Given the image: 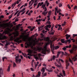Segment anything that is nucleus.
Returning a JSON list of instances; mask_svg holds the SVG:
<instances>
[{"instance_id":"obj_30","label":"nucleus","mask_w":77,"mask_h":77,"mask_svg":"<svg viewBox=\"0 0 77 77\" xmlns=\"http://www.w3.org/2000/svg\"><path fill=\"white\" fill-rule=\"evenodd\" d=\"M69 62H71V63L72 64V65H73V63L72 62V61L70 59H69Z\"/></svg>"},{"instance_id":"obj_34","label":"nucleus","mask_w":77,"mask_h":77,"mask_svg":"<svg viewBox=\"0 0 77 77\" xmlns=\"http://www.w3.org/2000/svg\"><path fill=\"white\" fill-rule=\"evenodd\" d=\"M59 7L60 8V7H62V3H60L59 5Z\"/></svg>"},{"instance_id":"obj_3","label":"nucleus","mask_w":77,"mask_h":77,"mask_svg":"<svg viewBox=\"0 0 77 77\" xmlns=\"http://www.w3.org/2000/svg\"><path fill=\"white\" fill-rule=\"evenodd\" d=\"M19 57H20V56L19 55H17V56L15 57V61L17 63H18V62L20 63L21 62V59H19Z\"/></svg>"},{"instance_id":"obj_35","label":"nucleus","mask_w":77,"mask_h":77,"mask_svg":"<svg viewBox=\"0 0 77 77\" xmlns=\"http://www.w3.org/2000/svg\"><path fill=\"white\" fill-rule=\"evenodd\" d=\"M56 65L57 66V67H58V68H60V66H61V65H59L58 64Z\"/></svg>"},{"instance_id":"obj_46","label":"nucleus","mask_w":77,"mask_h":77,"mask_svg":"<svg viewBox=\"0 0 77 77\" xmlns=\"http://www.w3.org/2000/svg\"><path fill=\"white\" fill-rule=\"evenodd\" d=\"M13 66L14 67H15V66H16V64L14 62L13 63Z\"/></svg>"},{"instance_id":"obj_49","label":"nucleus","mask_w":77,"mask_h":77,"mask_svg":"<svg viewBox=\"0 0 77 77\" xmlns=\"http://www.w3.org/2000/svg\"><path fill=\"white\" fill-rule=\"evenodd\" d=\"M49 5H50V3H49V2L47 3L46 6H48Z\"/></svg>"},{"instance_id":"obj_55","label":"nucleus","mask_w":77,"mask_h":77,"mask_svg":"<svg viewBox=\"0 0 77 77\" xmlns=\"http://www.w3.org/2000/svg\"><path fill=\"white\" fill-rule=\"evenodd\" d=\"M67 54V53L66 52H64V55H66Z\"/></svg>"},{"instance_id":"obj_6","label":"nucleus","mask_w":77,"mask_h":77,"mask_svg":"<svg viewBox=\"0 0 77 77\" xmlns=\"http://www.w3.org/2000/svg\"><path fill=\"white\" fill-rule=\"evenodd\" d=\"M50 48H51V50H52L54 51V48H55V47H54V45H52V44H51L50 45Z\"/></svg>"},{"instance_id":"obj_58","label":"nucleus","mask_w":77,"mask_h":77,"mask_svg":"<svg viewBox=\"0 0 77 77\" xmlns=\"http://www.w3.org/2000/svg\"><path fill=\"white\" fill-rule=\"evenodd\" d=\"M60 75H61V76H62V77H63V76L62 74L61 73H60Z\"/></svg>"},{"instance_id":"obj_15","label":"nucleus","mask_w":77,"mask_h":77,"mask_svg":"<svg viewBox=\"0 0 77 77\" xmlns=\"http://www.w3.org/2000/svg\"><path fill=\"white\" fill-rule=\"evenodd\" d=\"M48 11H44V12H43L42 13V14L45 16L46 15V14H47V13H48Z\"/></svg>"},{"instance_id":"obj_23","label":"nucleus","mask_w":77,"mask_h":77,"mask_svg":"<svg viewBox=\"0 0 77 77\" xmlns=\"http://www.w3.org/2000/svg\"><path fill=\"white\" fill-rule=\"evenodd\" d=\"M66 22L64 21L63 23L62 24V26H64L66 25Z\"/></svg>"},{"instance_id":"obj_41","label":"nucleus","mask_w":77,"mask_h":77,"mask_svg":"<svg viewBox=\"0 0 77 77\" xmlns=\"http://www.w3.org/2000/svg\"><path fill=\"white\" fill-rule=\"evenodd\" d=\"M51 11H49L48 13L49 15H51Z\"/></svg>"},{"instance_id":"obj_1","label":"nucleus","mask_w":77,"mask_h":77,"mask_svg":"<svg viewBox=\"0 0 77 77\" xmlns=\"http://www.w3.org/2000/svg\"><path fill=\"white\" fill-rule=\"evenodd\" d=\"M44 40L45 41L48 42L44 46L43 48H42L38 47L37 50L39 51H41L42 50V53L43 54H46V52H47L48 53H49L50 52V49H47V45H48V44H50L51 42H50V38L48 37L45 38Z\"/></svg>"},{"instance_id":"obj_26","label":"nucleus","mask_w":77,"mask_h":77,"mask_svg":"<svg viewBox=\"0 0 77 77\" xmlns=\"http://www.w3.org/2000/svg\"><path fill=\"white\" fill-rule=\"evenodd\" d=\"M61 53V52L58 51L57 52V57H59V54Z\"/></svg>"},{"instance_id":"obj_17","label":"nucleus","mask_w":77,"mask_h":77,"mask_svg":"<svg viewBox=\"0 0 77 77\" xmlns=\"http://www.w3.org/2000/svg\"><path fill=\"white\" fill-rule=\"evenodd\" d=\"M25 55H24V57H26V58H27V57H28V58L29 59H30V57L29 56H28L27 57V54H25Z\"/></svg>"},{"instance_id":"obj_32","label":"nucleus","mask_w":77,"mask_h":77,"mask_svg":"<svg viewBox=\"0 0 77 77\" xmlns=\"http://www.w3.org/2000/svg\"><path fill=\"white\" fill-rule=\"evenodd\" d=\"M59 48V46H57L55 48V50H57V49H58V48Z\"/></svg>"},{"instance_id":"obj_45","label":"nucleus","mask_w":77,"mask_h":77,"mask_svg":"<svg viewBox=\"0 0 77 77\" xmlns=\"http://www.w3.org/2000/svg\"><path fill=\"white\" fill-rule=\"evenodd\" d=\"M44 4V2H42V3H40V6H41L42 5Z\"/></svg>"},{"instance_id":"obj_42","label":"nucleus","mask_w":77,"mask_h":77,"mask_svg":"<svg viewBox=\"0 0 77 77\" xmlns=\"http://www.w3.org/2000/svg\"><path fill=\"white\" fill-rule=\"evenodd\" d=\"M55 58H56V57L54 55L52 57L53 60H54V59H55Z\"/></svg>"},{"instance_id":"obj_37","label":"nucleus","mask_w":77,"mask_h":77,"mask_svg":"<svg viewBox=\"0 0 77 77\" xmlns=\"http://www.w3.org/2000/svg\"><path fill=\"white\" fill-rule=\"evenodd\" d=\"M27 31H28V29H26V30L24 31V34L26 33V32H27Z\"/></svg>"},{"instance_id":"obj_12","label":"nucleus","mask_w":77,"mask_h":77,"mask_svg":"<svg viewBox=\"0 0 77 77\" xmlns=\"http://www.w3.org/2000/svg\"><path fill=\"white\" fill-rule=\"evenodd\" d=\"M46 70L48 71V72H52L53 71L52 68H51L49 70L47 69Z\"/></svg>"},{"instance_id":"obj_54","label":"nucleus","mask_w":77,"mask_h":77,"mask_svg":"<svg viewBox=\"0 0 77 77\" xmlns=\"http://www.w3.org/2000/svg\"><path fill=\"white\" fill-rule=\"evenodd\" d=\"M31 70L32 71H34V69H33L32 68H31Z\"/></svg>"},{"instance_id":"obj_25","label":"nucleus","mask_w":77,"mask_h":77,"mask_svg":"<svg viewBox=\"0 0 77 77\" xmlns=\"http://www.w3.org/2000/svg\"><path fill=\"white\" fill-rule=\"evenodd\" d=\"M34 3V1H33V2L31 3V5L30 4V5H29V8H30L31 6H32L33 5V4Z\"/></svg>"},{"instance_id":"obj_5","label":"nucleus","mask_w":77,"mask_h":77,"mask_svg":"<svg viewBox=\"0 0 77 77\" xmlns=\"http://www.w3.org/2000/svg\"><path fill=\"white\" fill-rule=\"evenodd\" d=\"M71 45H69V46H66L65 47L63 48L62 49L64 51H65L66 50V48H71Z\"/></svg>"},{"instance_id":"obj_20","label":"nucleus","mask_w":77,"mask_h":77,"mask_svg":"<svg viewBox=\"0 0 77 77\" xmlns=\"http://www.w3.org/2000/svg\"><path fill=\"white\" fill-rule=\"evenodd\" d=\"M15 5H16V2H15L14 3L13 5L12 4V5L11 6V7H13V8L12 9H14V6H15Z\"/></svg>"},{"instance_id":"obj_21","label":"nucleus","mask_w":77,"mask_h":77,"mask_svg":"<svg viewBox=\"0 0 77 77\" xmlns=\"http://www.w3.org/2000/svg\"><path fill=\"white\" fill-rule=\"evenodd\" d=\"M42 74V77H44L45 76H47V73L45 72L44 74Z\"/></svg>"},{"instance_id":"obj_61","label":"nucleus","mask_w":77,"mask_h":77,"mask_svg":"<svg viewBox=\"0 0 77 77\" xmlns=\"http://www.w3.org/2000/svg\"><path fill=\"white\" fill-rule=\"evenodd\" d=\"M68 66H67V65H66V69H68Z\"/></svg>"},{"instance_id":"obj_28","label":"nucleus","mask_w":77,"mask_h":77,"mask_svg":"<svg viewBox=\"0 0 77 77\" xmlns=\"http://www.w3.org/2000/svg\"><path fill=\"white\" fill-rule=\"evenodd\" d=\"M2 38L3 39H6L7 38H6V36H4Z\"/></svg>"},{"instance_id":"obj_59","label":"nucleus","mask_w":77,"mask_h":77,"mask_svg":"<svg viewBox=\"0 0 77 77\" xmlns=\"http://www.w3.org/2000/svg\"><path fill=\"white\" fill-rule=\"evenodd\" d=\"M53 18L54 19V20H56V17L54 16L53 17Z\"/></svg>"},{"instance_id":"obj_27","label":"nucleus","mask_w":77,"mask_h":77,"mask_svg":"<svg viewBox=\"0 0 77 77\" xmlns=\"http://www.w3.org/2000/svg\"><path fill=\"white\" fill-rule=\"evenodd\" d=\"M62 72H63V74L64 75V76H65V75H65V71L64 70H63L62 71Z\"/></svg>"},{"instance_id":"obj_7","label":"nucleus","mask_w":77,"mask_h":77,"mask_svg":"<svg viewBox=\"0 0 77 77\" xmlns=\"http://www.w3.org/2000/svg\"><path fill=\"white\" fill-rule=\"evenodd\" d=\"M60 60L63 63H64V61L62 59H61L60 58H59V59L58 62H59V63L60 65H61V63L60 62Z\"/></svg>"},{"instance_id":"obj_43","label":"nucleus","mask_w":77,"mask_h":77,"mask_svg":"<svg viewBox=\"0 0 77 77\" xmlns=\"http://www.w3.org/2000/svg\"><path fill=\"white\" fill-rule=\"evenodd\" d=\"M57 20H60V16H58V18Z\"/></svg>"},{"instance_id":"obj_52","label":"nucleus","mask_w":77,"mask_h":77,"mask_svg":"<svg viewBox=\"0 0 77 77\" xmlns=\"http://www.w3.org/2000/svg\"><path fill=\"white\" fill-rule=\"evenodd\" d=\"M60 29H62V27H59L58 29V30H60Z\"/></svg>"},{"instance_id":"obj_60","label":"nucleus","mask_w":77,"mask_h":77,"mask_svg":"<svg viewBox=\"0 0 77 77\" xmlns=\"http://www.w3.org/2000/svg\"><path fill=\"white\" fill-rule=\"evenodd\" d=\"M5 41L7 42V41L6 40H5V41H2V43H5Z\"/></svg>"},{"instance_id":"obj_47","label":"nucleus","mask_w":77,"mask_h":77,"mask_svg":"<svg viewBox=\"0 0 77 77\" xmlns=\"http://www.w3.org/2000/svg\"><path fill=\"white\" fill-rule=\"evenodd\" d=\"M47 8L45 7V8L44 12H46V11H47Z\"/></svg>"},{"instance_id":"obj_18","label":"nucleus","mask_w":77,"mask_h":77,"mask_svg":"<svg viewBox=\"0 0 77 77\" xmlns=\"http://www.w3.org/2000/svg\"><path fill=\"white\" fill-rule=\"evenodd\" d=\"M41 72H40L39 71L38 73V75H37L38 77H40L41 76Z\"/></svg>"},{"instance_id":"obj_33","label":"nucleus","mask_w":77,"mask_h":77,"mask_svg":"<svg viewBox=\"0 0 77 77\" xmlns=\"http://www.w3.org/2000/svg\"><path fill=\"white\" fill-rule=\"evenodd\" d=\"M42 32L43 33H47V30L45 31V30H43Z\"/></svg>"},{"instance_id":"obj_24","label":"nucleus","mask_w":77,"mask_h":77,"mask_svg":"<svg viewBox=\"0 0 77 77\" xmlns=\"http://www.w3.org/2000/svg\"><path fill=\"white\" fill-rule=\"evenodd\" d=\"M6 59V60H8V58H6V57H4L2 58V60L3 61V62H4V61L5 60V59Z\"/></svg>"},{"instance_id":"obj_11","label":"nucleus","mask_w":77,"mask_h":77,"mask_svg":"<svg viewBox=\"0 0 77 77\" xmlns=\"http://www.w3.org/2000/svg\"><path fill=\"white\" fill-rule=\"evenodd\" d=\"M66 39H68V38L71 37V35H69L68 34H66Z\"/></svg>"},{"instance_id":"obj_31","label":"nucleus","mask_w":77,"mask_h":77,"mask_svg":"<svg viewBox=\"0 0 77 77\" xmlns=\"http://www.w3.org/2000/svg\"><path fill=\"white\" fill-rule=\"evenodd\" d=\"M45 4L43 5H42V7L43 8V9H44V8H45Z\"/></svg>"},{"instance_id":"obj_22","label":"nucleus","mask_w":77,"mask_h":77,"mask_svg":"<svg viewBox=\"0 0 77 77\" xmlns=\"http://www.w3.org/2000/svg\"><path fill=\"white\" fill-rule=\"evenodd\" d=\"M3 74V70L2 69H0V75Z\"/></svg>"},{"instance_id":"obj_13","label":"nucleus","mask_w":77,"mask_h":77,"mask_svg":"<svg viewBox=\"0 0 77 77\" xmlns=\"http://www.w3.org/2000/svg\"><path fill=\"white\" fill-rule=\"evenodd\" d=\"M77 55H76V56L75 57H73L72 58L73 60H74V61H76V60H77V58L76 57H77Z\"/></svg>"},{"instance_id":"obj_39","label":"nucleus","mask_w":77,"mask_h":77,"mask_svg":"<svg viewBox=\"0 0 77 77\" xmlns=\"http://www.w3.org/2000/svg\"><path fill=\"white\" fill-rule=\"evenodd\" d=\"M55 32V31H54V32H51L50 33V34H51V35H54Z\"/></svg>"},{"instance_id":"obj_16","label":"nucleus","mask_w":77,"mask_h":77,"mask_svg":"<svg viewBox=\"0 0 77 77\" xmlns=\"http://www.w3.org/2000/svg\"><path fill=\"white\" fill-rule=\"evenodd\" d=\"M11 65H10L8 67V69H7V71L9 72L10 71V69H11Z\"/></svg>"},{"instance_id":"obj_51","label":"nucleus","mask_w":77,"mask_h":77,"mask_svg":"<svg viewBox=\"0 0 77 77\" xmlns=\"http://www.w3.org/2000/svg\"><path fill=\"white\" fill-rule=\"evenodd\" d=\"M77 9V6H75V7L74 8V9Z\"/></svg>"},{"instance_id":"obj_8","label":"nucleus","mask_w":77,"mask_h":77,"mask_svg":"<svg viewBox=\"0 0 77 77\" xmlns=\"http://www.w3.org/2000/svg\"><path fill=\"white\" fill-rule=\"evenodd\" d=\"M2 22H0V28L2 27H5V23H2Z\"/></svg>"},{"instance_id":"obj_38","label":"nucleus","mask_w":77,"mask_h":77,"mask_svg":"<svg viewBox=\"0 0 77 77\" xmlns=\"http://www.w3.org/2000/svg\"><path fill=\"white\" fill-rule=\"evenodd\" d=\"M9 43H8V42H6V44L5 45V46H8L9 45Z\"/></svg>"},{"instance_id":"obj_48","label":"nucleus","mask_w":77,"mask_h":77,"mask_svg":"<svg viewBox=\"0 0 77 77\" xmlns=\"http://www.w3.org/2000/svg\"><path fill=\"white\" fill-rule=\"evenodd\" d=\"M73 38H74L75 37V36H77V34H73Z\"/></svg>"},{"instance_id":"obj_2","label":"nucleus","mask_w":77,"mask_h":77,"mask_svg":"<svg viewBox=\"0 0 77 77\" xmlns=\"http://www.w3.org/2000/svg\"><path fill=\"white\" fill-rule=\"evenodd\" d=\"M22 38L23 41H25V42L26 41V40H27V38L26 37H21L17 38L16 39L14 40V41L19 44V43H20V41H20V39H22Z\"/></svg>"},{"instance_id":"obj_64","label":"nucleus","mask_w":77,"mask_h":77,"mask_svg":"<svg viewBox=\"0 0 77 77\" xmlns=\"http://www.w3.org/2000/svg\"><path fill=\"white\" fill-rule=\"evenodd\" d=\"M1 18H4V16L3 15H2L0 17Z\"/></svg>"},{"instance_id":"obj_4","label":"nucleus","mask_w":77,"mask_h":77,"mask_svg":"<svg viewBox=\"0 0 77 77\" xmlns=\"http://www.w3.org/2000/svg\"><path fill=\"white\" fill-rule=\"evenodd\" d=\"M64 41V39H61V42L63 43H66V44L67 42H69V43H70V42H71V40L70 39L65 41Z\"/></svg>"},{"instance_id":"obj_44","label":"nucleus","mask_w":77,"mask_h":77,"mask_svg":"<svg viewBox=\"0 0 77 77\" xmlns=\"http://www.w3.org/2000/svg\"><path fill=\"white\" fill-rule=\"evenodd\" d=\"M67 6H68V8H69V9H71V7L70 6H69V5L68 4L67 5Z\"/></svg>"},{"instance_id":"obj_36","label":"nucleus","mask_w":77,"mask_h":77,"mask_svg":"<svg viewBox=\"0 0 77 77\" xmlns=\"http://www.w3.org/2000/svg\"><path fill=\"white\" fill-rule=\"evenodd\" d=\"M47 23L48 24H51V22H50L49 21H47Z\"/></svg>"},{"instance_id":"obj_50","label":"nucleus","mask_w":77,"mask_h":77,"mask_svg":"<svg viewBox=\"0 0 77 77\" xmlns=\"http://www.w3.org/2000/svg\"><path fill=\"white\" fill-rule=\"evenodd\" d=\"M26 12V11H24L23 13L21 14V15H23Z\"/></svg>"},{"instance_id":"obj_29","label":"nucleus","mask_w":77,"mask_h":77,"mask_svg":"<svg viewBox=\"0 0 77 77\" xmlns=\"http://www.w3.org/2000/svg\"><path fill=\"white\" fill-rule=\"evenodd\" d=\"M42 30V28L41 26L39 27L38 28V31H41V30Z\"/></svg>"},{"instance_id":"obj_40","label":"nucleus","mask_w":77,"mask_h":77,"mask_svg":"<svg viewBox=\"0 0 77 77\" xmlns=\"http://www.w3.org/2000/svg\"><path fill=\"white\" fill-rule=\"evenodd\" d=\"M41 4V3L39 2L38 3V5H37V8H38L39 7V6H40V4Z\"/></svg>"},{"instance_id":"obj_56","label":"nucleus","mask_w":77,"mask_h":77,"mask_svg":"<svg viewBox=\"0 0 77 77\" xmlns=\"http://www.w3.org/2000/svg\"><path fill=\"white\" fill-rule=\"evenodd\" d=\"M20 12H19L17 14V17H18V16H19V15H20Z\"/></svg>"},{"instance_id":"obj_14","label":"nucleus","mask_w":77,"mask_h":77,"mask_svg":"<svg viewBox=\"0 0 77 77\" xmlns=\"http://www.w3.org/2000/svg\"><path fill=\"white\" fill-rule=\"evenodd\" d=\"M15 34H16V35H15L14 36V37H15H15H16V36H18V35H19V33H18V32L17 31H16V33H15Z\"/></svg>"},{"instance_id":"obj_53","label":"nucleus","mask_w":77,"mask_h":77,"mask_svg":"<svg viewBox=\"0 0 77 77\" xmlns=\"http://www.w3.org/2000/svg\"><path fill=\"white\" fill-rule=\"evenodd\" d=\"M54 72L55 73L57 74H59V73L58 72H57V71H54Z\"/></svg>"},{"instance_id":"obj_57","label":"nucleus","mask_w":77,"mask_h":77,"mask_svg":"<svg viewBox=\"0 0 77 77\" xmlns=\"http://www.w3.org/2000/svg\"><path fill=\"white\" fill-rule=\"evenodd\" d=\"M66 64H67V63H69L68 62V61L66 60Z\"/></svg>"},{"instance_id":"obj_10","label":"nucleus","mask_w":77,"mask_h":77,"mask_svg":"<svg viewBox=\"0 0 77 77\" xmlns=\"http://www.w3.org/2000/svg\"><path fill=\"white\" fill-rule=\"evenodd\" d=\"M41 71L43 72L42 74H43L45 72V69L44 67L42 68V69H41Z\"/></svg>"},{"instance_id":"obj_19","label":"nucleus","mask_w":77,"mask_h":77,"mask_svg":"<svg viewBox=\"0 0 77 77\" xmlns=\"http://www.w3.org/2000/svg\"><path fill=\"white\" fill-rule=\"evenodd\" d=\"M51 25L50 24H48L46 26H45V27H47V28H50V27H51Z\"/></svg>"},{"instance_id":"obj_62","label":"nucleus","mask_w":77,"mask_h":77,"mask_svg":"<svg viewBox=\"0 0 77 77\" xmlns=\"http://www.w3.org/2000/svg\"><path fill=\"white\" fill-rule=\"evenodd\" d=\"M18 20H19L18 19H16L15 20V21L16 22V21H18Z\"/></svg>"},{"instance_id":"obj_63","label":"nucleus","mask_w":77,"mask_h":77,"mask_svg":"<svg viewBox=\"0 0 77 77\" xmlns=\"http://www.w3.org/2000/svg\"><path fill=\"white\" fill-rule=\"evenodd\" d=\"M38 64H36L35 66V68H36V66H38Z\"/></svg>"},{"instance_id":"obj_9","label":"nucleus","mask_w":77,"mask_h":77,"mask_svg":"<svg viewBox=\"0 0 77 77\" xmlns=\"http://www.w3.org/2000/svg\"><path fill=\"white\" fill-rule=\"evenodd\" d=\"M69 51L70 53L71 54H72L73 53H74V50L73 49H69Z\"/></svg>"}]
</instances>
